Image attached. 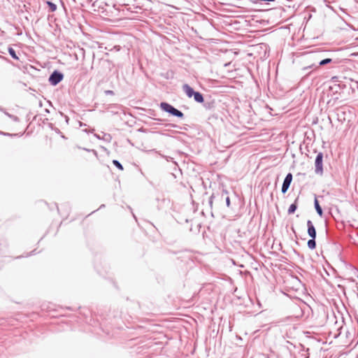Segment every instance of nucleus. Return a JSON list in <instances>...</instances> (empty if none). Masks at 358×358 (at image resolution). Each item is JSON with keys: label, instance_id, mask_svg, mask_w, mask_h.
I'll return each mask as SVG.
<instances>
[{"label": "nucleus", "instance_id": "f257e3e1", "mask_svg": "<svg viewBox=\"0 0 358 358\" xmlns=\"http://www.w3.org/2000/svg\"><path fill=\"white\" fill-rule=\"evenodd\" d=\"M160 108L163 111L168 113L172 116L177 117L180 119H183L185 117V115L182 111L176 108L174 106L167 102H162L160 103Z\"/></svg>", "mask_w": 358, "mask_h": 358}, {"label": "nucleus", "instance_id": "f03ea898", "mask_svg": "<svg viewBox=\"0 0 358 358\" xmlns=\"http://www.w3.org/2000/svg\"><path fill=\"white\" fill-rule=\"evenodd\" d=\"M323 157V153L320 152L317 155L315 160V173L319 176H322L324 173Z\"/></svg>", "mask_w": 358, "mask_h": 358}, {"label": "nucleus", "instance_id": "7ed1b4c3", "mask_svg": "<svg viewBox=\"0 0 358 358\" xmlns=\"http://www.w3.org/2000/svg\"><path fill=\"white\" fill-rule=\"evenodd\" d=\"M64 78V74L57 71L55 70L50 76L48 81L52 86H56L59 84Z\"/></svg>", "mask_w": 358, "mask_h": 358}, {"label": "nucleus", "instance_id": "20e7f679", "mask_svg": "<svg viewBox=\"0 0 358 358\" xmlns=\"http://www.w3.org/2000/svg\"><path fill=\"white\" fill-rule=\"evenodd\" d=\"M331 62H332V59L331 58H326V59H322L318 63V64H313L311 65L303 67V70L307 71V70L311 69L313 71H314L315 70L317 69L320 66H324V65L330 64Z\"/></svg>", "mask_w": 358, "mask_h": 358}, {"label": "nucleus", "instance_id": "39448f33", "mask_svg": "<svg viewBox=\"0 0 358 358\" xmlns=\"http://www.w3.org/2000/svg\"><path fill=\"white\" fill-rule=\"evenodd\" d=\"M229 194L228 191L225 189H222L221 193H213L210 197L209 198V204L212 206L213 199H217L220 202H222L224 200V196Z\"/></svg>", "mask_w": 358, "mask_h": 358}, {"label": "nucleus", "instance_id": "423d86ee", "mask_svg": "<svg viewBox=\"0 0 358 358\" xmlns=\"http://www.w3.org/2000/svg\"><path fill=\"white\" fill-rule=\"evenodd\" d=\"M292 179H293L292 174L291 173H288L284 179V181H283V183H282V185L281 187V192L282 194H285L287 192V190L289 188V186L291 185V182L292 181Z\"/></svg>", "mask_w": 358, "mask_h": 358}, {"label": "nucleus", "instance_id": "0eeeda50", "mask_svg": "<svg viewBox=\"0 0 358 358\" xmlns=\"http://www.w3.org/2000/svg\"><path fill=\"white\" fill-rule=\"evenodd\" d=\"M307 227H308L307 233H308V236L310 238L316 237L317 232H316L315 227L314 224H313L312 221L310 220H308L307 221Z\"/></svg>", "mask_w": 358, "mask_h": 358}, {"label": "nucleus", "instance_id": "6e6552de", "mask_svg": "<svg viewBox=\"0 0 358 358\" xmlns=\"http://www.w3.org/2000/svg\"><path fill=\"white\" fill-rule=\"evenodd\" d=\"M182 90L187 95L188 98H192L193 95H194L195 92L194 90L188 84H184L182 85Z\"/></svg>", "mask_w": 358, "mask_h": 358}, {"label": "nucleus", "instance_id": "1a4fd4ad", "mask_svg": "<svg viewBox=\"0 0 358 358\" xmlns=\"http://www.w3.org/2000/svg\"><path fill=\"white\" fill-rule=\"evenodd\" d=\"M192 97L196 103H201L204 102L203 95L200 92L196 91Z\"/></svg>", "mask_w": 358, "mask_h": 358}, {"label": "nucleus", "instance_id": "9d476101", "mask_svg": "<svg viewBox=\"0 0 358 358\" xmlns=\"http://www.w3.org/2000/svg\"><path fill=\"white\" fill-rule=\"evenodd\" d=\"M298 200H299V197H297L295 199L294 202L289 206V207L288 208V210H287V213H288L289 215L294 213V212L297 209V208H298V205H297Z\"/></svg>", "mask_w": 358, "mask_h": 358}, {"label": "nucleus", "instance_id": "9b49d317", "mask_svg": "<svg viewBox=\"0 0 358 358\" xmlns=\"http://www.w3.org/2000/svg\"><path fill=\"white\" fill-rule=\"evenodd\" d=\"M314 206H315V210L317 212V213L320 216V217H322L323 215V210H322V207L320 206V203H319V201L317 199V198L315 199V201H314Z\"/></svg>", "mask_w": 358, "mask_h": 358}, {"label": "nucleus", "instance_id": "f8f14e48", "mask_svg": "<svg viewBox=\"0 0 358 358\" xmlns=\"http://www.w3.org/2000/svg\"><path fill=\"white\" fill-rule=\"evenodd\" d=\"M341 30H345L347 32H350L351 31H357L358 30V24L357 27L353 26L352 24L348 23L345 24V27L341 28Z\"/></svg>", "mask_w": 358, "mask_h": 358}, {"label": "nucleus", "instance_id": "ddd939ff", "mask_svg": "<svg viewBox=\"0 0 358 358\" xmlns=\"http://www.w3.org/2000/svg\"><path fill=\"white\" fill-rule=\"evenodd\" d=\"M315 238H316V237L310 238V239H309L308 241L307 245H308L309 249H310V250L315 249V248H316Z\"/></svg>", "mask_w": 358, "mask_h": 358}, {"label": "nucleus", "instance_id": "4468645a", "mask_svg": "<svg viewBox=\"0 0 358 358\" xmlns=\"http://www.w3.org/2000/svg\"><path fill=\"white\" fill-rule=\"evenodd\" d=\"M1 111L4 113L6 115H7L9 118H10L13 121L15 122H20V118L14 115L10 114L8 112L5 111L3 108H0Z\"/></svg>", "mask_w": 358, "mask_h": 358}, {"label": "nucleus", "instance_id": "2eb2a0df", "mask_svg": "<svg viewBox=\"0 0 358 358\" xmlns=\"http://www.w3.org/2000/svg\"><path fill=\"white\" fill-rule=\"evenodd\" d=\"M8 53H9V55H10V57H11L13 59H15V60L19 59V58H18V57H17V54H16V52H15V50L13 48L9 47V48H8Z\"/></svg>", "mask_w": 358, "mask_h": 358}, {"label": "nucleus", "instance_id": "dca6fc26", "mask_svg": "<svg viewBox=\"0 0 358 358\" xmlns=\"http://www.w3.org/2000/svg\"><path fill=\"white\" fill-rule=\"evenodd\" d=\"M113 164L120 171H123L124 168L122 164L117 159L113 160Z\"/></svg>", "mask_w": 358, "mask_h": 358}, {"label": "nucleus", "instance_id": "f3484780", "mask_svg": "<svg viewBox=\"0 0 358 358\" xmlns=\"http://www.w3.org/2000/svg\"><path fill=\"white\" fill-rule=\"evenodd\" d=\"M0 134L1 135H3V136H22L23 135V133H21V134H10V133H6V132H3V131H0Z\"/></svg>", "mask_w": 358, "mask_h": 358}, {"label": "nucleus", "instance_id": "a211bd4d", "mask_svg": "<svg viewBox=\"0 0 358 358\" xmlns=\"http://www.w3.org/2000/svg\"><path fill=\"white\" fill-rule=\"evenodd\" d=\"M47 4H48V6L49 7V10L50 11L53 12L57 9V6L55 3H53L50 1H47Z\"/></svg>", "mask_w": 358, "mask_h": 358}, {"label": "nucleus", "instance_id": "6ab92c4d", "mask_svg": "<svg viewBox=\"0 0 358 358\" xmlns=\"http://www.w3.org/2000/svg\"><path fill=\"white\" fill-rule=\"evenodd\" d=\"M225 199V201H226V205L227 207H229L230 206V198L229 196L227 195H226V197L224 198Z\"/></svg>", "mask_w": 358, "mask_h": 358}, {"label": "nucleus", "instance_id": "aec40b11", "mask_svg": "<svg viewBox=\"0 0 358 358\" xmlns=\"http://www.w3.org/2000/svg\"><path fill=\"white\" fill-rule=\"evenodd\" d=\"M104 93L106 95H114L115 94L113 90H106L104 92Z\"/></svg>", "mask_w": 358, "mask_h": 358}, {"label": "nucleus", "instance_id": "412c9836", "mask_svg": "<svg viewBox=\"0 0 358 358\" xmlns=\"http://www.w3.org/2000/svg\"><path fill=\"white\" fill-rule=\"evenodd\" d=\"M113 49L116 51H120L121 50V47L120 45H115Z\"/></svg>", "mask_w": 358, "mask_h": 358}, {"label": "nucleus", "instance_id": "4be33fe9", "mask_svg": "<svg viewBox=\"0 0 358 358\" xmlns=\"http://www.w3.org/2000/svg\"><path fill=\"white\" fill-rule=\"evenodd\" d=\"M170 125H171V127H173V128H178L179 127L178 125L175 124H171Z\"/></svg>", "mask_w": 358, "mask_h": 358}, {"label": "nucleus", "instance_id": "5701e85b", "mask_svg": "<svg viewBox=\"0 0 358 358\" xmlns=\"http://www.w3.org/2000/svg\"><path fill=\"white\" fill-rule=\"evenodd\" d=\"M55 130L57 133H60V130L58 128H55Z\"/></svg>", "mask_w": 358, "mask_h": 358}, {"label": "nucleus", "instance_id": "b1692460", "mask_svg": "<svg viewBox=\"0 0 358 358\" xmlns=\"http://www.w3.org/2000/svg\"><path fill=\"white\" fill-rule=\"evenodd\" d=\"M203 106H204V107L206 108H209V105H207L206 103H204Z\"/></svg>", "mask_w": 358, "mask_h": 358}, {"label": "nucleus", "instance_id": "393cba45", "mask_svg": "<svg viewBox=\"0 0 358 358\" xmlns=\"http://www.w3.org/2000/svg\"><path fill=\"white\" fill-rule=\"evenodd\" d=\"M49 127H50L51 129H53V124H52V123H50V124H49Z\"/></svg>", "mask_w": 358, "mask_h": 358}, {"label": "nucleus", "instance_id": "a878e982", "mask_svg": "<svg viewBox=\"0 0 358 358\" xmlns=\"http://www.w3.org/2000/svg\"><path fill=\"white\" fill-rule=\"evenodd\" d=\"M34 251H35V250H32V251L31 252V253L29 255H29H34Z\"/></svg>", "mask_w": 358, "mask_h": 358}, {"label": "nucleus", "instance_id": "bb28decb", "mask_svg": "<svg viewBox=\"0 0 358 358\" xmlns=\"http://www.w3.org/2000/svg\"><path fill=\"white\" fill-rule=\"evenodd\" d=\"M83 150H86V151H87V152H90V151H91V150H89V149H87V148H83Z\"/></svg>", "mask_w": 358, "mask_h": 358}, {"label": "nucleus", "instance_id": "cd10ccee", "mask_svg": "<svg viewBox=\"0 0 358 358\" xmlns=\"http://www.w3.org/2000/svg\"><path fill=\"white\" fill-rule=\"evenodd\" d=\"M105 207V205L104 204H102L100 206L99 208H104Z\"/></svg>", "mask_w": 358, "mask_h": 358}, {"label": "nucleus", "instance_id": "c85d7f7f", "mask_svg": "<svg viewBox=\"0 0 358 358\" xmlns=\"http://www.w3.org/2000/svg\"><path fill=\"white\" fill-rule=\"evenodd\" d=\"M45 113H50V110H49L48 109H47V108L45 110Z\"/></svg>", "mask_w": 358, "mask_h": 358}, {"label": "nucleus", "instance_id": "c756f323", "mask_svg": "<svg viewBox=\"0 0 358 358\" xmlns=\"http://www.w3.org/2000/svg\"><path fill=\"white\" fill-rule=\"evenodd\" d=\"M169 159H172L171 157H166V161H169Z\"/></svg>", "mask_w": 358, "mask_h": 358}, {"label": "nucleus", "instance_id": "7c9ffc66", "mask_svg": "<svg viewBox=\"0 0 358 358\" xmlns=\"http://www.w3.org/2000/svg\"><path fill=\"white\" fill-rule=\"evenodd\" d=\"M68 120H69V117L67 116H66V121L68 122Z\"/></svg>", "mask_w": 358, "mask_h": 358}, {"label": "nucleus", "instance_id": "2f4dec72", "mask_svg": "<svg viewBox=\"0 0 358 358\" xmlns=\"http://www.w3.org/2000/svg\"><path fill=\"white\" fill-rule=\"evenodd\" d=\"M92 151L94 152V154H96V151H95L94 150H92Z\"/></svg>", "mask_w": 358, "mask_h": 358}, {"label": "nucleus", "instance_id": "473e14b6", "mask_svg": "<svg viewBox=\"0 0 358 358\" xmlns=\"http://www.w3.org/2000/svg\"><path fill=\"white\" fill-rule=\"evenodd\" d=\"M54 24L55 25V27H57V26H58V24H57V23H55V24Z\"/></svg>", "mask_w": 358, "mask_h": 358}, {"label": "nucleus", "instance_id": "72a5a7b5", "mask_svg": "<svg viewBox=\"0 0 358 358\" xmlns=\"http://www.w3.org/2000/svg\"><path fill=\"white\" fill-rule=\"evenodd\" d=\"M95 136L98 138H99V136L97 134H95Z\"/></svg>", "mask_w": 358, "mask_h": 358}, {"label": "nucleus", "instance_id": "f704fd0d", "mask_svg": "<svg viewBox=\"0 0 358 358\" xmlns=\"http://www.w3.org/2000/svg\"><path fill=\"white\" fill-rule=\"evenodd\" d=\"M48 24H49L50 27H52V24L51 23H49Z\"/></svg>", "mask_w": 358, "mask_h": 358}, {"label": "nucleus", "instance_id": "c9c22d12", "mask_svg": "<svg viewBox=\"0 0 358 358\" xmlns=\"http://www.w3.org/2000/svg\"><path fill=\"white\" fill-rule=\"evenodd\" d=\"M233 22L236 23L238 22L237 20H234Z\"/></svg>", "mask_w": 358, "mask_h": 358}, {"label": "nucleus", "instance_id": "e433bc0d", "mask_svg": "<svg viewBox=\"0 0 358 358\" xmlns=\"http://www.w3.org/2000/svg\"><path fill=\"white\" fill-rule=\"evenodd\" d=\"M282 28H284V29H287V26H285V27H283Z\"/></svg>", "mask_w": 358, "mask_h": 358}]
</instances>
